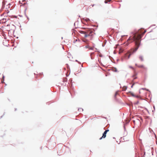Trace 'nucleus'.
I'll return each instance as SVG.
<instances>
[{
    "label": "nucleus",
    "instance_id": "6e6552de",
    "mask_svg": "<svg viewBox=\"0 0 157 157\" xmlns=\"http://www.w3.org/2000/svg\"><path fill=\"white\" fill-rule=\"evenodd\" d=\"M85 48H88L89 50H93L94 48V47H91L89 46V45H87L85 47Z\"/></svg>",
    "mask_w": 157,
    "mask_h": 157
},
{
    "label": "nucleus",
    "instance_id": "9b49d317",
    "mask_svg": "<svg viewBox=\"0 0 157 157\" xmlns=\"http://www.w3.org/2000/svg\"><path fill=\"white\" fill-rule=\"evenodd\" d=\"M78 111H79L80 112L83 111V109L81 108L78 109Z\"/></svg>",
    "mask_w": 157,
    "mask_h": 157
},
{
    "label": "nucleus",
    "instance_id": "ddd939ff",
    "mask_svg": "<svg viewBox=\"0 0 157 157\" xmlns=\"http://www.w3.org/2000/svg\"><path fill=\"white\" fill-rule=\"evenodd\" d=\"M129 68H131L133 70H134V68L133 67H132L131 66H129Z\"/></svg>",
    "mask_w": 157,
    "mask_h": 157
},
{
    "label": "nucleus",
    "instance_id": "f257e3e1",
    "mask_svg": "<svg viewBox=\"0 0 157 157\" xmlns=\"http://www.w3.org/2000/svg\"><path fill=\"white\" fill-rule=\"evenodd\" d=\"M136 37H137L136 36H135L133 37L132 38H133L135 42V48L133 50H132L130 51H129L128 52L125 54L124 57L126 59H128L130 58V56L134 52H136L139 47V42L138 40L136 39L137 38H136Z\"/></svg>",
    "mask_w": 157,
    "mask_h": 157
},
{
    "label": "nucleus",
    "instance_id": "2eb2a0df",
    "mask_svg": "<svg viewBox=\"0 0 157 157\" xmlns=\"http://www.w3.org/2000/svg\"><path fill=\"white\" fill-rule=\"evenodd\" d=\"M132 95L133 97H135V95L134 94L132 93L131 94Z\"/></svg>",
    "mask_w": 157,
    "mask_h": 157
},
{
    "label": "nucleus",
    "instance_id": "1a4fd4ad",
    "mask_svg": "<svg viewBox=\"0 0 157 157\" xmlns=\"http://www.w3.org/2000/svg\"><path fill=\"white\" fill-rule=\"evenodd\" d=\"M135 65L137 67L139 68H144V66L143 65H138L137 64H136Z\"/></svg>",
    "mask_w": 157,
    "mask_h": 157
},
{
    "label": "nucleus",
    "instance_id": "f3484780",
    "mask_svg": "<svg viewBox=\"0 0 157 157\" xmlns=\"http://www.w3.org/2000/svg\"><path fill=\"white\" fill-rule=\"evenodd\" d=\"M135 97H136L137 98H138L139 97V96H135Z\"/></svg>",
    "mask_w": 157,
    "mask_h": 157
},
{
    "label": "nucleus",
    "instance_id": "aec40b11",
    "mask_svg": "<svg viewBox=\"0 0 157 157\" xmlns=\"http://www.w3.org/2000/svg\"><path fill=\"white\" fill-rule=\"evenodd\" d=\"M117 94V93H116V94Z\"/></svg>",
    "mask_w": 157,
    "mask_h": 157
},
{
    "label": "nucleus",
    "instance_id": "7ed1b4c3",
    "mask_svg": "<svg viewBox=\"0 0 157 157\" xmlns=\"http://www.w3.org/2000/svg\"><path fill=\"white\" fill-rule=\"evenodd\" d=\"M90 34L86 33L85 35H84V37L82 39V41L86 44H88L90 41L93 39V35L92 34V32H90Z\"/></svg>",
    "mask_w": 157,
    "mask_h": 157
},
{
    "label": "nucleus",
    "instance_id": "a211bd4d",
    "mask_svg": "<svg viewBox=\"0 0 157 157\" xmlns=\"http://www.w3.org/2000/svg\"><path fill=\"white\" fill-rule=\"evenodd\" d=\"M136 75V73H135V74H134V75H133V77L135 76Z\"/></svg>",
    "mask_w": 157,
    "mask_h": 157
},
{
    "label": "nucleus",
    "instance_id": "0eeeda50",
    "mask_svg": "<svg viewBox=\"0 0 157 157\" xmlns=\"http://www.w3.org/2000/svg\"><path fill=\"white\" fill-rule=\"evenodd\" d=\"M139 59L141 61H143L144 60V57L142 55H140L139 56Z\"/></svg>",
    "mask_w": 157,
    "mask_h": 157
},
{
    "label": "nucleus",
    "instance_id": "20e7f679",
    "mask_svg": "<svg viewBox=\"0 0 157 157\" xmlns=\"http://www.w3.org/2000/svg\"><path fill=\"white\" fill-rule=\"evenodd\" d=\"M3 9L6 12V13H8L9 12V10H11L10 8V4H6L4 2H3Z\"/></svg>",
    "mask_w": 157,
    "mask_h": 157
},
{
    "label": "nucleus",
    "instance_id": "4468645a",
    "mask_svg": "<svg viewBox=\"0 0 157 157\" xmlns=\"http://www.w3.org/2000/svg\"><path fill=\"white\" fill-rule=\"evenodd\" d=\"M86 21H89V19L88 18H86L85 20Z\"/></svg>",
    "mask_w": 157,
    "mask_h": 157
},
{
    "label": "nucleus",
    "instance_id": "39448f33",
    "mask_svg": "<svg viewBox=\"0 0 157 157\" xmlns=\"http://www.w3.org/2000/svg\"><path fill=\"white\" fill-rule=\"evenodd\" d=\"M83 29L85 30H83V34H84V35H85L86 34V33H87L88 34H89L90 32H92V31L90 30V29H89L83 28Z\"/></svg>",
    "mask_w": 157,
    "mask_h": 157
},
{
    "label": "nucleus",
    "instance_id": "f03ea898",
    "mask_svg": "<svg viewBox=\"0 0 157 157\" xmlns=\"http://www.w3.org/2000/svg\"><path fill=\"white\" fill-rule=\"evenodd\" d=\"M142 29H141V30H139L138 32L134 34L133 35V36L132 37V36L130 37L127 40V43H126V44L127 45H128V44L129 43V41L130 40H132V41L131 42H132V41H134L133 40V38H132L133 37L135 36H136V37H136V38H137L136 39H137V40H138L139 42V46L140 44V41H141L140 39L142 38V36H143V35L144 34V33L146 32V31L145 30L144 31V32L140 34V33H141V32H142Z\"/></svg>",
    "mask_w": 157,
    "mask_h": 157
},
{
    "label": "nucleus",
    "instance_id": "dca6fc26",
    "mask_svg": "<svg viewBox=\"0 0 157 157\" xmlns=\"http://www.w3.org/2000/svg\"><path fill=\"white\" fill-rule=\"evenodd\" d=\"M80 32L81 33H83V31H80Z\"/></svg>",
    "mask_w": 157,
    "mask_h": 157
},
{
    "label": "nucleus",
    "instance_id": "9d476101",
    "mask_svg": "<svg viewBox=\"0 0 157 157\" xmlns=\"http://www.w3.org/2000/svg\"><path fill=\"white\" fill-rule=\"evenodd\" d=\"M111 1V0H105V3H107L108 2H110Z\"/></svg>",
    "mask_w": 157,
    "mask_h": 157
},
{
    "label": "nucleus",
    "instance_id": "423d86ee",
    "mask_svg": "<svg viewBox=\"0 0 157 157\" xmlns=\"http://www.w3.org/2000/svg\"><path fill=\"white\" fill-rule=\"evenodd\" d=\"M109 131V130L107 129V130H106L104 132L103 134V135L100 138V140H101L102 138H105L106 136V134Z\"/></svg>",
    "mask_w": 157,
    "mask_h": 157
},
{
    "label": "nucleus",
    "instance_id": "6ab92c4d",
    "mask_svg": "<svg viewBox=\"0 0 157 157\" xmlns=\"http://www.w3.org/2000/svg\"><path fill=\"white\" fill-rule=\"evenodd\" d=\"M138 102H138V101H137V104L138 103Z\"/></svg>",
    "mask_w": 157,
    "mask_h": 157
},
{
    "label": "nucleus",
    "instance_id": "f8f14e48",
    "mask_svg": "<svg viewBox=\"0 0 157 157\" xmlns=\"http://www.w3.org/2000/svg\"><path fill=\"white\" fill-rule=\"evenodd\" d=\"M123 90H125L127 89V87L126 86H124L123 88Z\"/></svg>",
    "mask_w": 157,
    "mask_h": 157
}]
</instances>
